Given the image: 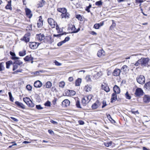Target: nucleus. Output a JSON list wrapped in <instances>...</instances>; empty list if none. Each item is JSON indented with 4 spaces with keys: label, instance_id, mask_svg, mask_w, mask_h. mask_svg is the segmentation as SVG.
Masks as SVG:
<instances>
[{
    "label": "nucleus",
    "instance_id": "obj_7",
    "mask_svg": "<svg viewBox=\"0 0 150 150\" xmlns=\"http://www.w3.org/2000/svg\"><path fill=\"white\" fill-rule=\"evenodd\" d=\"M36 39L39 41H42L45 39V36L43 34L40 33L36 35Z\"/></svg>",
    "mask_w": 150,
    "mask_h": 150
},
{
    "label": "nucleus",
    "instance_id": "obj_32",
    "mask_svg": "<svg viewBox=\"0 0 150 150\" xmlns=\"http://www.w3.org/2000/svg\"><path fill=\"white\" fill-rule=\"evenodd\" d=\"M26 54V50H23L22 51H20L19 52V54L20 56H23Z\"/></svg>",
    "mask_w": 150,
    "mask_h": 150
},
{
    "label": "nucleus",
    "instance_id": "obj_50",
    "mask_svg": "<svg viewBox=\"0 0 150 150\" xmlns=\"http://www.w3.org/2000/svg\"><path fill=\"white\" fill-rule=\"evenodd\" d=\"M61 10V13H66L67 12V10L65 8H62Z\"/></svg>",
    "mask_w": 150,
    "mask_h": 150
},
{
    "label": "nucleus",
    "instance_id": "obj_21",
    "mask_svg": "<svg viewBox=\"0 0 150 150\" xmlns=\"http://www.w3.org/2000/svg\"><path fill=\"white\" fill-rule=\"evenodd\" d=\"M97 55L99 57H100L102 55H104V51L103 49L99 50L97 53Z\"/></svg>",
    "mask_w": 150,
    "mask_h": 150
},
{
    "label": "nucleus",
    "instance_id": "obj_46",
    "mask_svg": "<svg viewBox=\"0 0 150 150\" xmlns=\"http://www.w3.org/2000/svg\"><path fill=\"white\" fill-rule=\"evenodd\" d=\"M22 70L21 69L17 70L16 71H15L14 72H13V74H17L18 72H22Z\"/></svg>",
    "mask_w": 150,
    "mask_h": 150
},
{
    "label": "nucleus",
    "instance_id": "obj_24",
    "mask_svg": "<svg viewBox=\"0 0 150 150\" xmlns=\"http://www.w3.org/2000/svg\"><path fill=\"white\" fill-rule=\"evenodd\" d=\"M99 103L98 100H97L92 106V108L93 109H96L98 108V104Z\"/></svg>",
    "mask_w": 150,
    "mask_h": 150
},
{
    "label": "nucleus",
    "instance_id": "obj_27",
    "mask_svg": "<svg viewBox=\"0 0 150 150\" xmlns=\"http://www.w3.org/2000/svg\"><path fill=\"white\" fill-rule=\"evenodd\" d=\"M33 57H29L28 56H27L25 57L24 58V60L25 61H28L30 60H33Z\"/></svg>",
    "mask_w": 150,
    "mask_h": 150
},
{
    "label": "nucleus",
    "instance_id": "obj_35",
    "mask_svg": "<svg viewBox=\"0 0 150 150\" xmlns=\"http://www.w3.org/2000/svg\"><path fill=\"white\" fill-rule=\"evenodd\" d=\"M65 85V83L64 81H62L59 83V86L60 87L63 88Z\"/></svg>",
    "mask_w": 150,
    "mask_h": 150
},
{
    "label": "nucleus",
    "instance_id": "obj_60",
    "mask_svg": "<svg viewBox=\"0 0 150 150\" xmlns=\"http://www.w3.org/2000/svg\"><path fill=\"white\" fill-rule=\"evenodd\" d=\"M64 43V42L63 41H61L57 44V46H62V44Z\"/></svg>",
    "mask_w": 150,
    "mask_h": 150
},
{
    "label": "nucleus",
    "instance_id": "obj_38",
    "mask_svg": "<svg viewBox=\"0 0 150 150\" xmlns=\"http://www.w3.org/2000/svg\"><path fill=\"white\" fill-rule=\"evenodd\" d=\"M128 69V67L126 65H124L121 69V70H123L124 71L126 72Z\"/></svg>",
    "mask_w": 150,
    "mask_h": 150
},
{
    "label": "nucleus",
    "instance_id": "obj_3",
    "mask_svg": "<svg viewBox=\"0 0 150 150\" xmlns=\"http://www.w3.org/2000/svg\"><path fill=\"white\" fill-rule=\"evenodd\" d=\"M137 81L139 83L141 84H143L145 82V77L143 75H140L137 77Z\"/></svg>",
    "mask_w": 150,
    "mask_h": 150
},
{
    "label": "nucleus",
    "instance_id": "obj_55",
    "mask_svg": "<svg viewBox=\"0 0 150 150\" xmlns=\"http://www.w3.org/2000/svg\"><path fill=\"white\" fill-rule=\"evenodd\" d=\"M55 65L57 66H60L62 65V64L59 63L56 60H55L54 62Z\"/></svg>",
    "mask_w": 150,
    "mask_h": 150
},
{
    "label": "nucleus",
    "instance_id": "obj_33",
    "mask_svg": "<svg viewBox=\"0 0 150 150\" xmlns=\"http://www.w3.org/2000/svg\"><path fill=\"white\" fill-rule=\"evenodd\" d=\"M52 84L51 82L48 81L46 84V88H50L52 86Z\"/></svg>",
    "mask_w": 150,
    "mask_h": 150
},
{
    "label": "nucleus",
    "instance_id": "obj_19",
    "mask_svg": "<svg viewBox=\"0 0 150 150\" xmlns=\"http://www.w3.org/2000/svg\"><path fill=\"white\" fill-rule=\"evenodd\" d=\"M70 14L69 13L66 12V13H62L61 15V16L62 18H64L65 19H68L69 18Z\"/></svg>",
    "mask_w": 150,
    "mask_h": 150
},
{
    "label": "nucleus",
    "instance_id": "obj_5",
    "mask_svg": "<svg viewBox=\"0 0 150 150\" xmlns=\"http://www.w3.org/2000/svg\"><path fill=\"white\" fill-rule=\"evenodd\" d=\"M47 21L51 28H55L57 23L53 19L51 18H49L48 19Z\"/></svg>",
    "mask_w": 150,
    "mask_h": 150
},
{
    "label": "nucleus",
    "instance_id": "obj_15",
    "mask_svg": "<svg viewBox=\"0 0 150 150\" xmlns=\"http://www.w3.org/2000/svg\"><path fill=\"white\" fill-rule=\"evenodd\" d=\"M114 93L117 94H119L120 92V89L119 87L116 85H115L113 88Z\"/></svg>",
    "mask_w": 150,
    "mask_h": 150
},
{
    "label": "nucleus",
    "instance_id": "obj_4",
    "mask_svg": "<svg viewBox=\"0 0 150 150\" xmlns=\"http://www.w3.org/2000/svg\"><path fill=\"white\" fill-rule=\"evenodd\" d=\"M140 60L141 62L142 66H146L148 65L149 62V58H142L140 59Z\"/></svg>",
    "mask_w": 150,
    "mask_h": 150
},
{
    "label": "nucleus",
    "instance_id": "obj_20",
    "mask_svg": "<svg viewBox=\"0 0 150 150\" xmlns=\"http://www.w3.org/2000/svg\"><path fill=\"white\" fill-rule=\"evenodd\" d=\"M40 43L38 42H33L29 43L30 47H38Z\"/></svg>",
    "mask_w": 150,
    "mask_h": 150
},
{
    "label": "nucleus",
    "instance_id": "obj_12",
    "mask_svg": "<svg viewBox=\"0 0 150 150\" xmlns=\"http://www.w3.org/2000/svg\"><path fill=\"white\" fill-rule=\"evenodd\" d=\"M116 94L115 93H113L112 94L111 98V103H112L117 100V96Z\"/></svg>",
    "mask_w": 150,
    "mask_h": 150
},
{
    "label": "nucleus",
    "instance_id": "obj_54",
    "mask_svg": "<svg viewBox=\"0 0 150 150\" xmlns=\"http://www.w3.org/2000/svg\"><path fill=\"white\" fill-rule=\"evenodd\" d=\"M104 90L107 92H109L110 91V88L108 86H105L104 88Z\"/></svg>",
    "mask_w": 150,
    "mask_h": 150
},
{
    "label": "nucleus",
    "instance_id": "obj_25",
    "mask_svg": "<svg viewBox=\"0 0 150 150\" xmlns=\"http://www.w3.org/2000/svg\"><path fill=\"white\" fill-rule=\"evenodd\" d=\"M106 115L107 118L112 123H115V121L112 118L109 114H106Z\"/></svg>",
    "mask_w": 150,
    "mask_h": 150
},
{
    "label": "nucleus",
    "instance_id": "obj_18",
    "mask_svg": "<svg viewBox=\"0 0 150 150\" xmlns=\"http://www.w3.org/2000/svg\"><path fill=\"white\" fill-rule=\"evenodd\" d=\"M75 93L76 92L74 91L68 90L67 91L66 94L67 96H69L70 95H74L75 94Z\"/></svg>",
    "mask_w": 150,
    "mask_h": 150
},
{
    "label": "nucleus",
    "instance_id": "obj_23",
    "mask_svg": "<svg viewBox=\"0 0 150 150\" xmlns=\"http://www.w3.org/2000/svg\"><path fill=\"white\" fill-rule=\"evenodd\" d=\"M84 89L86 92H88L91 90V86L90 85H87L85 86Z\"/></svg>",
    "mask_w": 150,
    "mask_h": 150
},
{
    "label": "nucleus",
    "instance_id": "obj_29",
    "mask_svg": "<svg viewBox=\"0 0 150 150\" xmlns=\"http://www.w3.org/2000/svg\"><path fill=\"white\" fill-rule=\"evenodd\" d=\"M11 1H9L5 7V8L8 9H12V8L11 6Z\"/></svg>",
    "mask_w": 150,
    "mask_h": 150
},
{
    "label": "nucleus",
    "instance_id": "obj_43",
    "mask_svg": "<svg viewBox=\"0 0 150 150\" xmlns=\"http://www.w3.org/2000/svg\"><path fill=\"white\" fill-rule=\"evenodd\" d=\"M13 70L14 71L18 68V65L16 64H14V63L13 64Z\"/></svg>",
    "mask_w": 150,
    "mask_h": 150
},
{
    "label": "nucleus",
    "instance_id": "obj_22",
    "mask_svg": "<svg viewBox=\"0 0 150 150\" xmlns=\"http://www.w3.org/2000/svg\"><path fill=\"white\" fill-rule=\"evenodd\" d=\"M144 88L150 91V81L147 82L145 84Z\"/></svg>",
    "mask_w": 150,
    "mask_h": 150
},
{
    "label": "nucleus",
    "instance_id": "obj_41",
    "mask_svg": "<svg viewBox=\"0 0 150 150\" xmlns=\"http://www.w3.org/2000/svg\"><path fill=\"white\" fill-rule=\"evenodd\" d=\"M125 96L126 98L127 99H131V96L129 94L128 92V91H127L126 92V93L125 94Z\"/></svg>",
    "mask_w": 150,
    "mask_h": 150
},
{
    "label": "nucleus",
    "instance_id": "obj_48",
    "mask_svg": "<svg viewBox=\"0 0 150 150\" xmlns=\"http://www.w3.org/2000/svg\"><path fill=\"white\" fill-rule=\"evenodd\" d=\"M51 103L50 101L48 100L45 104V105L47 106H50Z\"/></svg>",
    "mask_w": 150,
    "mask_h": 150
},
{
    "label": "nucleus",
    "instance_id": "obj_10",
    "mask_svg": "<svg viewBox=\"0 0 150 150\" xmlns=\"http://www.w3.org/2000/svg\"><path fill=\"white\" fill-rule=\"evenodd\" d=\"M70 103V101L68 99H65L62 102L63 107H67L69 105Z\"/></svg>",
    "mask_w": 150,
    "mask_h": 150
},
{
    "label": "nucleus",
    "instance_id": "obj_42",
    "mask_svg": "<svg viewBox=\"0 0 150 150\" xmlns=\"http://www.w3.org/2000/svg\"><path fill=\"white\" fill-rule=\"evenodd\" d=\"M8 94L9 95V97L10 98V101L12 102H13V98L12 97V94H11V92H9L8 93Z\"/></svg>",
    "mask_w": 150,
    "mask_h": 150
},
{
    "label": "nucleus",
    "instance_id": "obj_13",
    "mask_svg": "<svg viewBox=\"0 0 150 150\" xmlns=\"http://www.w3.org/2000/svg\"><path fill=\"white\" fill-rule=\"evenodd\" d=\"M120 70L118 69H115L113 71L112 74L115 76H119L120 73Z\"/></svg>",
    "mask_w": 150,
    "mask_h": 150
},
{
    "label": "nucleus",
    "instance_id": "obj_61",
    "mask_svg": "<svg viewBox=\"0 0 150 150\" xmlns=\"http://www.w3.org/2000/svg\"><path fill=\"white\" fill-rule=\"evenodd\" d=\"M64 43V42L63 41H61L57 44V46H62V44Z\"/></svg>",
    "mask_w": 150,
    "mask_h": 150
},
{
    "label": "nucleus",
    "instance_id": "obj_1",
    "mask_svg": "<svg viewBox=\"0 0 150 150\" xmlns=\"http://www.w3.org/2000/svg\"><path fill=\"white\" fill-rule=\"evenodd\" d=\"M92 96L89 95L84 97L82 99L81 101L82 104L84 106H86V105L89 102L92 98Z\"/></svg>",
    "mask_w": 150,
    "mask_h": 150
},
{
    "label": "nucleus",
    "instance_id": "obj_63",
    "mask_svg": "<svg viewBox=\"0 0 150 150\" xmlns=\"http://www.w3.org/2000/svg\"><path fill=\"white\" fill-rule=\"evenodd\" d=\"M76 18L78 20H81V16L80 15H78L76 16Z\"/></svg>",
    "mask_w": 150,
    "mask_h": 150
},
{
    "label": "nucleus",
    "instance_id": "obj_37",
    "mask_svg": "<svg viewBox=\"0 0 150 150\" xmlns=\"http://www.w3.org/2000/svg\"><path fill=\"white\" fill-rule=\"evenodd\" d=\"M23 101L27 105L29 101H30V99L28 97L24 98L23 99Z\"/></svg>",
    "mask_w": 150,
    "mask_h": 150
},
{
    "label": "nucleus",
    "instance_id": "obj_64",
    "mask_svg": "<svg viewBox=\"0 0 150 150\" xmlns=\"http://www.w3.org/2000/svg\"><path fill=\"white\" fill-rule=\"evenodd\" d=\"M11 119H12V120H13L15 122H17L18 120L17 119L13 117H11Z\"/></svg>",
    "mask_w": 150,
    "mask_h": 150
},
{
    "label": "nucleus",
    "instance_id": "obj_17",
    "mask_svg": "<svg viewBox=\"0 0 150 150\" xmlns=\"http://www.w3.org/2000/svg\"><path fill=\"white\" fill-rule=\"evenodd\" d=\"M15 104L19 108H21L23 109H24L25 108V105L21 103H20L18 101H16L15 102Z\"/></svg>",
    "mask_w": 150,
    "mask_h": 150
},
{
    "label": "nucleus",
    "instance_id": "obj_57",
    "mask_svg": "<svg viewBox=\"0 0 150 150\" xmlns=\"http://www.w3.org/2000/svg\"><path fill=\"white\" fill-rule=\"evenodd\" d=\"M11 59H14L16 60V59H19V58L16 57V55H14L13 56H12Z\"/></svg>",
    "mask_w": 150,
    "mask_h": 150
},
{
    "label": "nucleus",
    "instance_id": "obj_62",
    "mask_svg": "<svg viewBox=\"0 0 150 150\" xmlns=\"http://www.w3.org/2000/svg\"><path fill=\"white\" fill-rule=\"evenodd\" d=\"M64 33H61V34H57V35L54 34L53 35V36L54 37H60L61 35H64Z\"/></svg>",
    "mask_w": 150,
    "mask_h": 150
},
{
    "label": "nucleus",
    "instance_id": "obj_9",
    "mask_svg": "<svg viewBox=\"0 0 150 150\" xmlns=\"http://www.w3.org/2000/svg\"><path fill=\"white\" fill-rule=\"evenodd\" d=\"M25 11L27 17L30 18L32 16V14L31 13V11L28 8H25Z\"/></svg>",
    "mask_w": 150,
    "mask_h": 150
},
{
    "label": "nucleus",
    "instance_id": "obj_56",
    "mask_svg": "<svg viewBox=\"0 0 150 150\" xmlns=\"http://www.w3.org/2000/svg\"><path fill=\"white\" fill-rule=\"evenodd\" d=\"M36 108L38 110H41L43 108L42 107L41 105H37L36 106Z\"/></svg>",
    "mask_w": 150,
    "mask_h": 150
},
{
    "label": "nucleus",
    "instance_id": "obj_6",
    "mask_svg": "<svg viewBox=\"0 0 150 150\" xmlns=\"http://www.w3.org/2000/svg\"><path fill=\"white\" fill-rule=\"evenodd\" d=\"M143 91L141 88H137L136 89L135 94L136 96L139 97L143 95Z\"/></svg>",
    "mask_w": 150,
    "mask_h": 150
},
{
    "label": "nucleus",
    "instance_id": "obj_2",
    "mask_svg": "<svg viewBox=\"0 0 150 150\" xmlns=\"http://www.w3.org/2000/svg\"><path fill=\"white\" fill-rule=\"evenodd\" d=\"M68 28L69 32L71 33H77L80 30V28H78L77 29H76L75 26L72 24L69 25Z\"/></svg>",
    "mask_w": 150,
    "mask_h": 150
},
{
    "label": "nucleus",
    "instance_id": "obj_16",
    "mask_svg": "<svg viewBox=\"0 0 150 150\" xmlns=\"http://www.w3.org/2000/svg\"><path fill=\"white\" fill-rule=\"evenodd\" d=\"M143 101L144 103H149L150 102V97L148 95H145L144 96Z\"/></svg>",
    "mask_w": 150,
    "mask_h": 150
},
{
    "label": "nucleus",
    "instance_id": "obj_47",
    "mask_svg": "<svg viewBox=\"0 0 150 150\" xmlns=\"http://www.w3.org/2000/svg\"><path fill=\"white\" fill-rule=\"evenodd\" d=\"M26 89L29 91H31L32 89V87L30 85H28L26 86Z\"/></svg>",
    "mask_w": 150,
    "mask_h": 150
},
{
    "label": "nucleus",
    "instance_id": "obj_39",
    "mask_svg": "<svg viewBox=\"0 0 150 150\" xmlns=\"http://www.w3.org/2000/svg\"><path fill=\"white\" fill-rule=\"evenodd\" d=\"M95 5L96 6H100L102 5V3L101 1L100 0L97 1L95 3Z\"/></svg>",
    "mask_w": 150,
    "mask_h": 150
},
{
    "label": "nucleus",
    "instance_id": "obj_52",
    "mask_svg": "<svg viewBox=\"0 0 150 150\" xmlns=\"http://www.w3.org/2000/svg\"><path fill=\"white\" fill-rule=\"evenodd\" d=\"M85 79L87 81H91L90 76L89 75L86 76V77Z\"/></svg>",
    "mask_w": 150,
    "mask_h": 150
},
{
    "label": "nucleus",
    "instance_id": "obj_11",
    "mask_svg": "<svg viewBox=\"0 0 150 150\" xmlns=\"http://www.w3.org/2000/svg\"><path fill=\"white\" fill-rule=\"evenodd\" d=\"M42 85V82L39 80L35 81L34 84V86L36 88H40Z\"/></svg>",
    "mask_w": 150,
    "mask_h": 150
},
{
    "label": "nucleus",
    "instance_id": "obj_53",
    "mask_svg": "<svg viewBox=\"0 0 150 150\" xmlns=\"http://www.w3.org/2000/svg\"><path fill=\"white\" fill-rule=\"evenodd\" d=\"M100 73H101L98 72L95 75L94 77H96V79L98 78L99 77H100L101 76Z\"/></svg>",
    "mask_w": 150,
    "mask_h": 150
},
{
    "label": "nucleus",
    "instance_id": "obj_40",
    "mask_svg": "<svg viewBox=\"0 0 150 150\" xmlns=\"http://www.w3.org/2000/svg\"><path fill=\"white\" fill-rule=\"evenodd\" d=\"M76 105L77 108H81V106L80 101L79 100H77L76 102Z\"/></svg>",
    "mask_w": 150,
    "mask_h": 150
},
{
    "label": "nucleus",
    "instance_id": "obj_36",
    "mask_svg": "<svg viewBox=\"0 0 150 150\" xmlns=\"http://www.w3.org/2000/svg\"><path fill=\"white\" fill-rule=\"evenodd\" d=\"M4 63L3 62L0 63V71H1L4 70Z\"/></svg>",
    "mask_w": 150,
    "mask_h": 150
},
{
    "label": "nucleus",
    "instance_id": "obj_51",
    "mask_svg": "<svg viewBox=\"0 0 150 150\" xmlns=\"http://www.w3.org/2000/svg\"><path fill=\"white\" fill-rule=\"evenodd\" d=\"M99 25L98 23L95 24L94 25L93 28L96 29H98L100 28Z\"/></svg>",
    "mask_w": 150,
    "mask_h": 150
},
{
    "label": "nucleus",
    "instance_id": "obj_58",
    "mask_svg": "<svg viewBox=\"0 0 150 150\" xmlns=\"http://www.w3.org/2000/svg\"><path fill=\"white\" fill-rule=\"evenodd\" d=\"M70 38L69 37H66L64 40H63V41L64 43L66 42L67 41L69 40Z\"/></svg>",
    "mask_w": 150,
    "mask_h": 150
},
{
    "label": "nucleus",
    "instance_id": "obj_45",
    "mask_svg": "<svg viewBox=\"0 0 150 150\" xmlns=\"http://www.w3.org/2000/svg\"><path fill=\"white\" fill-rule=\"evenodd\" d=\"M112 144V142H109L107 143H104V145L105 146L107 147H109V146H111Z\"/></svg>",
    "mask_w": 150,
    "mask_h": 150
},
{
    "label": "nucleus",
    "instance_id": "obj_30",
    "mask_svg": "<svg viewBox=\"0 0 150 150\" xmlns=\"http://www.w3.org/2000/svg\"><path fill=\"white\" fill-rule=\"evenodd\" d=\"M12 64L13 62L11 61H9L7 62H6V68L7 69H8L9 67L10 64Z\"/></svg>",
    "mask_w": 150,
    "mask_h": 150
},
{
    "label": "nucleus",
    "instance_id": "obj_31",
    "mask_svg": "<svg viewBox=\"0 0 150 150\" xmlns=\"http://www.w3.org/2000/svg\"><path fill=\"white\" fill-rule=\"evenodd\" d=\"M45 2V1L42 0L41 2H39L38 4H37L38 7V8L40 7H41L43 6Z\"/></svg>",
    "mask_w": 150,
    "mask_h": 150
},
{
    "label": "nucleus",
    "instance_id": "obj_14",
    "mask_svg": "<svg viewBox=\"0 0 150 150\" xmlns=\"http://www.w3.org/2000/svg\"><path fill=\"white\" fill-rule=\"evenodd\" d=\"M39 18L37 24L38 27V28H40L43 25V21L41 16H40Z\"/></svg>",
    "mask_w": 150,
    "mask_h": 150
},
{
    "label": "nucleus",
    "instance_id": "obj_34",
    "mask_svg": "<svg viewBox=\"0 0 150 150\" xmlns=\"http://www.w3.org/2000/svg\"><path fill=\"white\" fill-rule=\"evenodd\" d=\"M27 105L30 107H33L34 106V104L33 103L32 101L30 99L29 102Z\"/></svg>",
    "mask_w": 150,
    "mask_h": 150
},
{
    "label": "nucleus",
    "instance_id": "obj_59",
    "mask_svg": "<svg viewBox=\"0 0 150 150\" xmlns=\"http://www.w3.org/2000/svg\"><path fill=\"white\" fill-rule=\"evenodd\" d=\"M143 0H135V2L137 4L141 3L143 2Z\"/></svg>",
    "mask_w": 150,
    "mask_h": 150
},
{
    "label": "nucleus",
    "instance_id": "obj_28",
    "mask_svg": "<svg viewBox=\"0 0 150 150\" xmlns=\"http://www.w3.org/2000/svg\"><path fill=\"white\" fill-rule=\"evenodd\" d=\"M14 64H16L18 65L21 66L23 64V62L21 61L20 60L16 59V60H14L13 62Z\"/></svg>",
    "mask_w": 150,
    "mask_h": 150
},
{
    "label": "nucleus",
    "instance_id": "obj_49",
    "mask_svg": "<svg viewBox=\"0 0 150 150\" xmlns=\"http://www.w3.org/2000/svg\"><path fill=\"white\" fill-rule=\"evenodd\" d=\"M102 103L103 105L102 106V108H103L107 105V104L106 103V101L105 100H103L102 102Z\"/></svg>",
    "mask_w": 150,
    "mask_h": 150
},
{
    "label": "nucleus",
    "instance_id": "obj_8",
    "mask_svg": "<svg viewBox=\"0 0 150 150\" xmlns=\"http://www.w3.org/2000/svg\"><path fill=\"white\" fill-rule=\"evenodd\" d=\"M30 33H28L25 34L23 38V40L25 42H28L29 41V39Z\"/></svg>",
    "mask_w": 150,
    "mask_h": 150
},
{
    "label": "nucleus",
    "instance_id": "obj_44",
    "mask_svg": "<svg viewBox=\"0 0 150 150\" xmlns=\"http://www.w3.org/2000/svg\"><path fill=\"white\" fill-rule=\"evenodd\" d=\"M140 64L141 65V62L140 59L138 60L137 62L134 64V65L136 66H138Z\"/></svg>",
    "mask_w": 150,
    "mask_h": 150
},
{
    "label": "nucleus",
    "instance_id": "obj_26",
    "mask_svg": "<svg viewBox=\"0 0 150 150\" xmlns=\"http://www.w3.org/2000/svg\"><path fill=\"white\" fill-rule=\"evenodd\" d=\"M81 81V79L80 78H78L75 81V86H79L80 85V83Z\"/></svg>",
    "mask_w": 150,
    "mask_h": 150
}]
</instances>
